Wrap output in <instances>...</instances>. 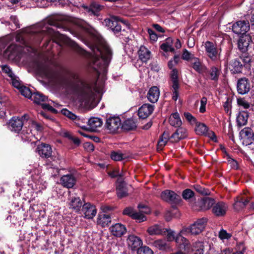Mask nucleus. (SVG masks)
I'll use <instances>...</instances> for the list:
<instances>
[{
	"label": "nucleus",
	"instance_id": "9",
	"mask_svg": "<svg viewBox=\"0 0 254 254\" xmlns=\"http://www.w3.org/2000/svg\"><path fill=\"white\" fill-rule=\"evenodd\" d=\"M28 117V116L26 114L24 115L21 118L15 117H12L8 124L9 129L11 131L18 133L22 129L24 123L23 120H27Z\"/></svg>",
	"mask_w": 254,
	"mask_h": 254
},
{
	"label": "nucleus",
	"instance_id": "10",
	"mask_svg": "<svg viewBox=\"0 0 254 254\" xmlns=\"http://www.w3.org/2000/svg\"><path fill=\"white\" fill-rule=\"evenodd\" d=\"M240 139L245 146L252 144L254 141V133L252 128L245 127L239 133Z\"/></svg>",
	"mask_w": 254,
	"mask_h": 254
},
{
	"label": "nucleus",
	"instance_id": "22",
	"mask_svg": "<svg viewBox=\"0 0 254 254\" xmlns=\"http://www.w3.org/2000/svg\"><path fill=\"white\" fill-rule=\"evenodd\" d=\"M82 210L85 215L84 217L87 219H92L97 213L95 206L90 203H85L83 205Z\"/></svg>",
	"mask_w": 254,
	"mask_h": 254
},
{
	"label": "nucleus",
	"instance_id": "48",
	"mask_svg": "<svg viewBox=\"0 0 254 254\" xmlns=\"http://www.w3.org/2000/svg\"><path fill=\"white\" fill-rule=\"evenodd\" d=\"M131 218L139 223L145 221L146 220V218L142 212L134 211Z\"/></svg>",
	"mask_w": 254,
	"mask_h": 254
},
{
	"label": "nucleus",
	"instance_id": "39",
	"mask_svg": "<svg viewBox=\"0 0 254 254\" xmlns=\"http://www.w3.org/2000/svg\"><path fill=\"white\" fill-rule=\"evenodd\" d=\"M169 122L170 125L176 127H180L182 124L179 114L177 112L171 115Z\"/></svg>",
	"mask_w": 254,
	"mask_h": 254
},
{
	"label": "nucleus",
	"instance_id": "28",
	"mask_svg": "<svg viewBox=\"0 0 254 254\" xmlns=\"http://www.w3.org/2000/svg\"><path fill=\"white\" fill-rule=\"evenodd\" d=\"M176 243L179 245L180 249H184L186 251H189L190 249L189 241L184 236H181L180 234L177 235Z\"/></svg>",
	"mask_w": 254,
	"mask_h": 254
},
{
	"label": "nucleus",
	"instance_id": "63",
	"mask_svg": "<svg viewBox=\"0 0 254 254\" xmlns=\"http://www.w3.org/2000/svg\"><path fill=\"white\" fill-rule=\"evenodd\" d=\"M147 32L149 35L150 40L153 42H156L158 39V36L154 31L151 29L148 28Z\"/></svg>",
	"mask_w": 254,
	"mask_h": 254
},
{
	"label": "nucleus",
	"instance_id": "52",
	"mask_svg": "<svg viewBox=\"0 0 254 254\" xmlns=\"http://www.w3.org/2000/svg\"><path fill=\"white\" fill-rule=\"evenodd\" d=\"M245 207V204L242 201V198L237 197L234 204V208L237 211H240Z\"/></svg>",
	"mask_w": 254,
	"mask_h": 254
},
{
	"label": "nucleus",
	"instance_id": "51",
	"mask_svg": "<svg viewBox=\"0 0 254 254\" xmlns=\"http://www.w3.org/2000/svg\"><path fill=\"white\" fill-rule=\"evenodd\" d=\"M180 60V57L179 55H175L173 59L170 60L168 63V67L173 70L176 69L174 67L178 64Z\"/></svg>",
	"mask_w": 254,
	"mask_h": 254
},
{
	"label": "nucleus",
	"instance_id": "58",
	"mask_svg": "<svg viewBox=\"0 0 254 254\" xmlns=\"http://www.w3.org/2000/svg\"><path fill=\"white\" fill-rule=\"evenodd\" d=\"M62 114L72 120H76L77 117L73 113L66 109H63L61 110Z\"/></svg>",
	"mask_w": 254,
	"mask_h": 254
},
{
	"label": "nucleus",
	"instance_id": "42",
	"mask_svg": "<svg viewBox=\"0 0 254 254\" xmlns=\"http://www.w3.org/2000/svg\"><path fill=\"white\" fill-rule=\"evenodd\" d=\"M110 157L115 161H120L126 158L125 154L122 153L120 150L112 151L110 153Z\"/></svg>",
	"mask_w": 254,
	"mask_h": 254
},
{
	"label": "nucleus",
	"instance_id": "14",
	"mask_svg": "<svg viewBox=\"0 0 254 254\" xmlns=\"http://www.w3.org/2000/svg\"><path fill=\"white\" fill-rule=\"evenodd\" d=\"M160 196L164 201L172 203H178L181 200V196L179 195L174 191L168 190L162 191Z\"/></svg>",
	"mask_w": 254,
	"mask_h": 254
},
{
	"label": "nucleus",
	"instance_id": "20",
	"mask_svg": "<svg viewBox=\"0 0 254 254\" xmlns=\"http://www.w3.org/2000/svg\"><path fill=\"white\" fill-rule=\"evenodd\" d=\"M36 152L42 158H48L51 156L52 150L49 144L41 143L37 146Z\"/></svg>",
	"mask_w": 254,
	"mask_h": 254
},
{
	"label": "nucleus",
	"instance_id": "47",
	"mask_svg": "<svg viewBox=\"0 0 254 254\" xmlns=\"http://www.w3.org/2000/svg\"><path fill=\"white\" fill-rule=\"evenodd\" d=\"M208 129V127L204 124L198 123L196 125L195 130L197 134L202 135L206 134Z\"/></svg>",
	"mask_w": 254,
	"mask_h": 254
},
{
	"label": "nucleus",
	"instance_id": "59",
	"mask_svg": "<svg viewBox=\"0 0 254 254\" xmlns=\"http://www.w3.org/2000/svg\"><path fill=\"white\" fill-rule=\"evenodd\" d=\"M237 101L238 105L243 107L244 109H248L250 107L249 103L244 98H238Z\"/></svg>",
	"mask_w": 254,
	"mask_h": 254
},
{
	"label": "nucleus",
	"instance_id": "13",
	"mask_svg": "<svg viewBox=\"0 0 254 254\" xmlns=\"http://www.w3.org/2000/svg\"><path fill=\"white\" fill-rule=\"evenodd\" d=\"M207 219L206 218H202L197 220L190 227V234L193 235H197L199 234L204 229Z\"/></svg>",
	"mask_w": 254,
	"mask_h": 254
},
{
	"label": "nucleus",
	"instance_id": "34",
	"mask_svg": "<svg viewBox=\"0 0 254 254\" xmlns=\"http://www.w3.org/2000/svg\"><path fill=\"white\" fill-rule=\"evenodd\" d=\"M192 67L199 73H203L207 70L206 67L202 64L197 58H193L191 61Z\"/></svg>",
	"mask_w": 254,
	"mask_h": 254
},
{
	"label": "nucleus",
	"instance_id": "53",
	"mask_svg": "<svg viewBox=\"0 0 254 254\" xmlns=\"http://www.w3.org/2000/svg\"><path fill=\"white\" fill-rule=\"evenodd\" d=\"M164 235L166 232H167V238L168 241H172L175 240L176 241V239L177 238V236H175V232L173 230H172L170 229H165L164 228Z\"/></svg>",
	"mask_w": 254,
	"mask_h": 254
},
{
	"label": "nucleus",
	"instance_id": "36",
	"mask_svg": "<svg viewBox=\"0 0 254 254\" xmlns=\"http://www.w3.org/2000/svg\"><path fill=\"white\" fill-rule=\"evenodd\" d=\"M230 70L233 73H239L242 72L243 65L239 59H237L232 61L229 65Z\"/></svg>",
	"mask_w": 254,
	"mask_h": 254
},
{
	"label": "nucleus",
	"instance_id": "49",
	"mask_svg": "<svg viewBox=\"0 0 254 254\" xmlns=\"http://www.w3.org/2000/svg\"><path fill=\"white\" fill-rule=\"evenodd\" d=\"M19 90L21 95L27 98L31 99L33 93L29 88L22 86Z\"/></svg>",
	"mask_w": 254,
	"mask_h": 254
},
{
	"label": "nucleus",
	"instance_id": "24",
	"mask_svg": "<svg viewBox=\"0 0 254 254\" xmlns=\"http://www.w3.org/2000/svg\"><path fill=\"white\" fill-rule=\"evenodd\" d=\"M127 242L128 246L132 250L135 251L140 248L142 245V241L140 238L136 236L129 235L127 239Z\"/></svg>",
	"mask_w": 254,
	"mask_h": 254
},
{
	"label": "nucleus",
	"instance_id": "11",
	"mask_svg": "<svg viewBox=\"0 0 254 254\" xmlns=\"http://www.w3.org/2000/svg\"><path fill=\"white\" fill-rule=\"evenodd\" d=\"M253 44L252 37L250 34H245L241 36L237 42L239 50L244 53L248 51L251 48V46Z\"/></svg>",
	"mask_w": 254,
	"mask_h": 254
},
{
	"label": "nucleus",
	"instance_id": "4",
	"mask_svg": "<svg viewBox=\"0 0 254 254\" xmlns=\"http://www.w3.org/2000/svg\"><path fill=\"white\" fill-rule=\"evenodd\" d=\"M27 173L31 174L33 181L28 185L30 187L32 190L36 193L41 192L47 187V183L44 182L39 176L41 173V168L38 165L34 166L29 165L26 170Z\"/></svg>",
	"mask_w": 254,
	"mask_h": 254
},
{
	"label": "nucleus",
	"instance_id": "57",
	"mask_svg": "<svg viewBox=\"0 0 254 254\" xmlns=\"http://www.w3.org/2000/svg\"><path fill=\"white\" fill-rule=\"evenodd\" d=\"M137 254H153L152 251L148 247L143 246L138 249Z\"/></svg>",
	"mask_w": 254,
	"mask_h": 254
},
{
	"label": "nucleus",
	"instance_id": "50",
	"mask_svg": "<svg viewBox=\"0 0 254 254\" xmlns=\"http://www.w3.org/2000/svg\"><path fill=\"white\" fill-rule=\"evenodd\" d=\"M194 189L195 190L198 192L199 193L202 194V195H207L210 194V191L209 190L206 189L200 185H195L193 186Z\"/></svg>",
	"mask_w": 254,
	"mask_h": 254
},
{
	"label": "nucleus",
	"instance_id": "44",
	"mask_svg": "<svg viewBox=\"0 0 254 254\" xmlns=\"http://www.w3.org/2000/svg\"><path fill=\"white\" fill-rule=\"evenodd\" d=\"M220 70L216 66H212L209 71L210 78L211 80L217 81L220 74Z\"/></svg>",
	"mask_w": 254,
	"mask_h": 254
},
{
	"label": "nucleus",
	"instance_id": "55",
	"mask_svg": "<svg viewBox=\"0 0 254 254\" xmlns=\"http://www.w3.org/2000/svg\"><path fill=\"white\" fill-rule=\"evenodd\" d=\"M240 61H242L243 62V65L246 68L250 67V63L251 62V59L250 56H242L240 57V59H239Z\"/></svg>",
	"mask_w": 254,
	"mask_h": 254
},
{
	"label": "nucleus",
	"instance_id": "12",
	"mask_svg": "<svg viewBox=\"0 0 254 254\" xmlns=\"http://www.w3.org/2000/svg\"><path fill=\"white\" fill-rule=\"evenodd\" d=\"M232 29L235 34L245 35L250 29V23L248 21H238L233 24Z\"/></svg>",
	"mask_w": 254,
	"mask_h": 254
},
{
	"label": "nucleus",
	"instance_id": "15",
	"mask_svg": "<svg viewBox=\"0 0 254 254\" xmlns=\"http://www.w3.org/2000/svg\"><path fill=\"white\" fill-rule=\"evenodd\" d=\"M121 120L118 117H111L106 120L105 127L111 132L117 131L121 125Z\"/></svg>",
	"mask_w": 254,
	"mask_h": 254
},
{
	"label": "nucleus",
	"instance_id": "23",
	"mask_svg": "<svg viewBox=\"0 0 254 254\" xmlns=\"http://www.w3.org/2000/svg\"><path fill=\"white\" fill-rule=\"evenodd\" d=\"M154 106L149 104H144L138 109V115L140 118L146 119L152 114Z\"/></svg>",
	"mask_w": 254,
	"mask_h": 254
},
{
	"label": "nucleus",
	"instance_id": "29",
	"mask_svg": "<svg viewBox=\"0 0 254 254\" xmlns=\"http://www.w3.org/2000/svg\"><path fill=\"white\" fill-rule=\"evenodd\" d=\"M112 234L116 237H121L127 231L126 227L120 223H117L110 228Z\"/></svg>",
	"mask_w": 254,
	"mask_h": 254
},
{
	"label": "nucleus",
	"instance_id": "21",
	"mask_svg": "<svg viewBox=\"0 0 254 254\" xmlns=\"http://www.w3.org/2000/svg\"><path fill=\"white\" fill-rule=\"evenodd\" d=\"M228 209V205L224 202L220 201L216 203L212 208V212L216 216H224Z\"/></svg>",
	"mask_w": 254,
	"mask_h": 254
},
{
	"label": "nucleus",
	"instance_id": "17",
	"mask_svg": "<svg viewBox=\"0 0 254 254\" xmlns=\"http://www.w3.org/2000/svg\"><path fill=\"white\" fill-rule=\"evenodd\" d=\"M74 23L78 27L85 30L88 33L99 39L97 31L85 21L80 19H76L74 21Z\"/></svg>",
	"mask_w": 254,
	"mask_h": 254
},
{
	"label": "nucleus",
	"instance_id": "33",
	"mask_svg": "<svg viewBox=\"0 0 254 254\" xmlns=\"http://www.w3.org/2000/svg\"><path fill=\"white\" fill-rule=\"evenodd\" d=\"M249 115L248 112L241 111L237 115L236 122L237 126L241 127L245 126L247 122Z\"/></svg>",
	"mask_w": 254,
	"mask_h": 254
},
{
	"label": "nucleus",
	"instance_id": "54",
	"mask_svg": "<svg viewBox=\"0 0 254 254\" xmlns=\"http://www.w3.org/2000/svg\"><path fill=\"white\" fill-rule=\"evenodd\" d=\"M219 238L224 241V240H229L232 237V234L227 233L226 230L221 229L219 232Z\"/></svg>",
	"mask_w": 254,
	"mask_h": 254
},
{
	"label": "nucleus",
	"instance_id": "46",
	"mask_svg": "<svg viewBox=\"0 0 254 254\" xmlns=\"http://www.w3.org/2000/svg\"><path fill=\"white\" fill-rule=\"evenodd\" d=\"M34 134L32 130L29 129H23L21 133V137L24 141H31Z\"/></svg>",
	"mask_w": 254,
	"mask_h": 254
},
{
	"label": "nucleus",
	"instance_id": "18",
	"mask_svg": "<svg viewBox=\"0 0 254 254\" xmlns=\"http://www.w3.org/2000/svg\"><path fill=\"white\" fill-rule=\"evenodd\" d=\"M237 89L240 94L244 95L248 93L251 89V84L248 79L246 77L239 79L237 82Z\"/></svg>",
	"mask_w": 254,
	"mask_h": 254
},
{
	"label": "nucleus",
	"instance_id": "41",
	"mask_svg": "<svg viewBox=\"0 0 254 254\" xmlns=\"http://www.w3.org/2000/svg\"><path fill=\"white\" fill-rule=\"evenodd\" d=\"M136 127V124L133 119H128L125 120L123 125L122 128L124 129L129 130L135 129Z\"/></svg>",
	"mask_w": 254,
	"mask_h": 254
},
{
	"label": "nucleus",
	"instance_id": "7",
	"mask_svg": "<svg viewBox=\"0 0 254 254\" xmlns=\"http://www.w3.org/2000/svg\"><path fill=\"white\" fill-rule=\"evenodd\" d=\"M104 23L106 26L109 27L115 33H118L121 31L122 26L121 23L127 25L128 22L121 20L118 16H112L110 18L105 19Z\"/></svg>",
	"mask_w": 254,
	"mask_h": 254
},
{
	"label": "nucleus",
	"instance_id": "56",
	"mask_svg": "<svg viewBox=\"0 0 254 254\" xmlns=\"http://www.w3.org/2000/svg\"><path fill=\"white\" fill-rule=\"evenodd\" d=\"M182 59L185 61H189L191 60H193V58H195L193 54L189 52L187 49H185L183 50V54L182 56Z\"/></svg>",
	"mask_w": 254,
	"mask_h": 254
},
{
	"label": "nucleus",
	"instance_id": "62",
	"mask_svg": "<svg viewBox=\"0 0 254 254\" xmlns=\"http://www.w3.org/2000/svg\"><path fill=\"white\" fill-rule=\"evenodd\" d=\"M207 99L206 97H203L200 100V106L199 108V112L203 113L205 112V107L207 104Z\"/></svg>",
	"mask_w": 254,
	"mask_h": 254
},
{
	"label": "nucleus",
	"instance_id": "60",
	"mask_svg": "<svg viewBox=\"0 0 254 254\" xmlns=\"http://www.w3.org/2000/svg\"><path fill=\"white\" fill-rule=\"evenodd\" d=\"M160 48L163 51L167 52H174V48L170 44H168V42H166L165 43H163L160 46Z\"/></svg>",
	"mask_w": 254,
	"mask_h": 254
},
{
	"label": "nucleus",
	"instance_id": "38",
	"mask_svg": "<svg viewBox=\"0 0 254 254\" xmlns=\"http://www.w3.org/2000/svg\"><path fill=\"white\" fill-rule=\"evenodd\" d=\"M111 222V218L109 215L104 213L100 214L98 217V224L103 227L108 226Z\"/></svg>",
	"mask_w": 254,
	"mask_h": 254
},
{
	"label": "nucleus",
	"instance_id": "25",
	"mask_svg": "<svg viewBox=\"0 0 254 254\" xmlns=\"http://www.w3.org/2000/svg\"><path fill=\"white\" fill-rule=\"evenodd\" d=\"M60 182L64 187L72 188L75 184L76 179L73 175L67 174L61 178Z\"/></svg>",
	"mask_w": 254,
	"mask_h": 254
},
{
	"label": "nucleus",
	"instance_id": "1",
	"mask_svg": "<svg viewBox=\"0 0 254 254\" xmlns=\"http://www.w3.org/2000/svg\"><path fill=\"white\" fill-rule=\"evenodd\" d=\"M35 70L41 76L47 79L51 84L70 91L80 102L85 104L93 101L97 94H101L103 92V84L99 85L97 82L93 85L87 84L74 73H69L66 77L61 76L46 63L37 64Z\"/></svg>",
	"mask_w": 254,
	"mask_h": 254
},
{
	"label": "nucleus",
	"instance_id": "16",
	"mask_svg": "<svg viewBox=\"0 0 254 254\" xmlns=\"http://www.w3.org/2000/svg\"><path fill=\"white\" fill-rule=\"evenodd\" d=\"M205 51L208 57L212 61H216L218 58V51L215 44L210 41H206L204 44Z\"/></svg>",
	"mask_w": 254,
	"mask_h": 254
},
{
	"label": "nucleus",
	"instance_id": "31",
	"mask_svg": "<svg viewBox=\"0 0 254 254\" xmlns=\"http://www.w3.org/2000/svg\"><path fill=\"white\" fill-rule=\"evenodd\" d=\"M102 120L99 118L92 117L88 121L89 129L91 131H96L98 127L102 126Z\"/></svg>",
	"mask_w": 254,
	"mask_h": 254
},
{
	"label": "nucleus",
	"instance_id": "8",
	"mask_svg": "<svg viewBox=\"0 0 254 254\" xmlns=\"http://www.w3.org/2000/svg\"><path fill=\"white\" fill-rule=\"evenodd\" d=\"M30 99L35 103L41 105L43 109L50 111L54 113L58 112L57 110L49 104L44 103L48 100L47 97L40 92H36L33 93Z\"/></svg>",
	"mask_w": 254,
	"mask_h": 254
},
{
	"label": "nucleus",
	"instance_id": "27",
	"mask_svg": "<svg viewBox=\"0 0 254 254\" xmlns=\"http://www.w3.org/2000/svg\"><path fill=\"white\" fill-rule=\"evenodd\" d=\"M19 52V47L16 44L10 45L6 49L4 52L5 56L9 60H13L18 56Z\"/></svg>",
	"mask_w": 254,
	"mask_h": 254
},
{
	"label": "nucleus",
	"instance_id": "37",
	"mask_svg": "<svg viewBox=\"0 0 254 254\" xmlns=\"http://www.w3.org/2000/svg\"><path fill=\"white\" fill-rule=\"evenodd\" d=\"M138 54L139 59L144 63H146L150 58V51L144 46H140Z\"/></svg>",
	"mask_w": 254,
	"mask_h": 254
},
{
	"label": "nucleus",
	"instance_id": "26",
	"mask_svg": "<svg viewBox=\"0 0 254 254\" xmlns=\"http://www.w3.org/2000/svg\"><path fill=\"white\" fill-rule=\"evenodd\" d=\"M188 136L187 130L183 127H179L176 129L175 132L171 136V140L172 142H177L181 139L186 138Z\"/></svg>",
	"mask_w": 254,
	"mask_h": 254
},
{
	"label": "nucleus",
	"instance_id": "30",
	"mask_svg": "<svg viewBox=\"0 0 254 254\" xmlns=\"http://www.w3.org/2000/svg\"><path fill=\"white\" fill-rule=\"evenodd\" d=\"M69 207L75 212H79L83 206L81 199L78 196H70L69 198Z\"/></svg>",
	"mask_w": 254,
	"mask_h": 254
},
{
	"label": "nucleus",
	"instance_id": "32",
	"mask_svg": "<svg viewBox=\"0 0 254 254\" xmlns=\"http://www.w3.org/2000/svg\"><path fill=\"white\" fill-rule=\"evenodd\" d=\"M164 228L158 224H154L149 226L147 229V232L149 235H164Z\"/></svg>",
	"mask_w": 254,
	"mask_h": 254
},
{
	"label": "nucleus",
	"instance_id": "43",
	"mask_svg": "<svg viewBox=\"0 0 254 254\" xmlns=\"http://www.w3.org/2000/svg\"><path fill=\"white\" fill-rule=\"evenodd\" d=\"M153 246L160 250H166L169 248L166 240L163 239H159L152 242Z\"/></svg>",
	"mask_w": 254,
	"mask_h": 254
},
{
	"label": "nucleus",
	"instance_id": "40",
	"mask_svg": "<svg viewBox=\"0 0 254 254\" xmlns=\"http://www.w3.org/2000/svg\"><path fill=\"white\" fill-rule=\"evenodd\" d=\"M182 196L185 200L190 203L191 206L192 203H195L192 202V201L195 199L194 193L190 189H187L183 190L182 192Z\"/></svg>",
	"mask_w": 254,
	"mask_h": 254
},
{
	"label": "nucleus",
	"instance_id": "5",
	"mask_svg": "<svg viewBox=\"0 0 254 254\" xmlns=\"http://www.w3.org/2000/svg\"><path fill=\"white\" fill-rule=\"evenodd\" d=\"M215 203V199L205 197L198 200L196 202L191 204L192 208L195 211H205L209 209Z\"/></svg>",
	"mask_w": 254,
	"mask_h": 254
},
{
	"label": "nucleus",
	"instance_id": "64",
	"mask_svg": "<svg viewBox=\"0 0 254 254\" xmlns=\"http://www.w3.org/2000/svg\"><path fill=\"white\" fill-rule=\"evenodd\" d=\"M223 106L226 112L231 114V101L229 99H227V100L225 102Z\"/></svg>",
	"mask_w": 254,
	"mask_h": 254
},
{
	"label": "nucleus",
	"instance_id": "6",
	"mask_svg": "<svg viewBox=\"0 0 254 254\" xmlns=\"http://www.w3.org/2000/svg\"><path fill=\"white\" fill-rule=\"evenodd\" d=\"M170 85L173 92L172 99L174 101H177L179 96V89L180 88L178 71L177 69L172 70L170 73Z\"/></svg>",
	"mask_w": 254,
	"mask_h": 254
},
{
	"label": "nucleus",
	"instance_id": "35",
	"mask_svg": "<svg viewBox=\"0 0 254 254\" xmlns=\"http://www.w3.org/2000/svg\"><path fill=\"white\" fill-rule=\"evenodd\" d=\"M159 95V88L156 86H153L149 89L147 94V98L150 102L155 103L158 101Z\"/></svg>",
	"mask_w": 254,
	"mask_h": 254
},
{
	"label": "nucleus",
	"instance_id": "45",
	"mask_svg": "<svg viewBox=\"0 0 254 254\" xmlns=\"http://www.w3.org/2000/svg\"><path fill=\"white\" fill-rule=\"evenodd\" d=\"M192 250L194 252V254H203V243L202 242H196L193 244Z\"/></svg>",
	"mask_w": 254,
	"mask_h": 254
},
{
	"label": "nucleus",
	"instance_id": "61",
	"mask_svg": "<svg viewBox=\"0 0 254 254\" xmlns=\"http://www.w3.org/2000/svg\"><path fill=\"white\" fill-rule=\"evenodd\" d=\"M1 67L3 72L6 73L10 77H13L14 74L9 66L2 65Z\"/></svg>",
	"mask_w": 254,
	"mask_h": 254
},
{
	"label": "nucleus",
	"instance_id": "2",
	"mask_svg": "<svg viewBox=\"0 0 254 254\" xmlns=\"http://www.w3.org/2000/svg\"><path fill=\"white\" fill-rule=\"evenodd\" d=\"M51 26L59 27L57 22L48 20L46 22H41L25 29L24 31L28 35L29 43L38 45L43 39L44 35L47 34L60 47L66 45L75 50L79 51V47L75 42L65 35L60 34L59 32H55L51 27Z\"/></svg>",
	"mask_w": 254,
	"mask_h": 254
},
{
	"label": "nucleus",
	"instance_id": "19",
	"mask_svg": "<svg viewBox=\"0 0 254 254\" xmlns=\"http://www.w3.org/2000/svg\"><path fill=\"white\" fill-rule=\"evenodd\" d=\"M116 191L118 197L122 198L128 195V188L127 183L118 179L116 185Z\"/></svg>",
	"mask_w": 254,
	"mask_h": 254
},
{
	"label": "nucleus",
	"instance_id": "3",
	"mask_svg": "<svg viewBox=\"0 0 254 254\" xmlns=\"http://www.w3.org/2000/svg\"><path fill=\"white\" fill-rule=\"evenodd\" d=\"M93 58L91 66L99 75L105 74L112 57V51L106 44L95 46L91 48Z\"/></svg>",
	"mask_w": 254,
	"mask_h": 254
}]
</instances>
